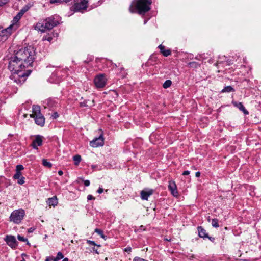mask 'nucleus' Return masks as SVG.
I'll list each match as a JSON object with an SVG mask.
<instances>
[{
  "instance_id": "nucleus-1",
  "label": "nucleus",
  "mask_w": 261,
  "mask_h": 261,
  "mask_svg": "<svg viewBox=\"0 0 261 261\" xmlns=\"http://www.w3.org/2000/svg\"><path fill=\"white\" fill-rule=\"evenodd\" d=\"M25 67L27 66L16 59V57H12L9 63L8 69L13 72V74L10 78L17 84L22 85L32 72L30 69L23 71V69Z\"/></svg>"
},
{
  "instance_id": "nucleus-2",
  "label": "nucleus",
  "mask_w": 261,
  "mask_h": 261,
  "mask_svg": "<svg viewBox=\"0 0 261 261\" xmlns=\"http://www.w3.org/2000/svg\"><path fill=\"white\" fill-rule=\"evenodd\" d=\"M35 55L34 48L32 46H27L15 51L14 56L28 67L32 66L35 59Z\"/></svg>"
},
{
  "instance_id": "nucleus-3",
  "label": "nucleus",
  "mask_w": 261,
  "mask_h": 261,
  "mask_svg": "<svg viewBox=\"0 0 261 261\" xmlns=\"http://www.w3.org/2000/svg\"><path fill=\"white\" fill-rule=\"evenodd\" d=\"M60 19L57 15H52L45 19L40 20L35 27V29L41 32L52 29L60 24Z\"/></svg>"
},
{
  "instance_id": "nucleus-4",
  "label": "nucleus",
  "mask_w": 261,
  "mask_h": 261,
  "mask_svg": "<svg viewBox=\"0 0 261 261\" xmlns=\"http://www.w3.org/2000/svg\"><path fill=\"white\" fill-rule=\"evenodd\" d=\"M151 0H136L134 6H131L129 10L131 12H137L140 15H144L150 9Z\"/></svg>"
},
{
  "instance_id": "nucleus-5",
  "label": "nucleus",
  "mask_w": 261,
  "mask_h": 261,
  "mask_svg": "<svg viewBox=\"0 0 261 261\" xmlns=\"http://www.w3.org/2000/svg\"><path fill=\"white\" fill-rule=\"evenodd\" d=\"M32 112L30 117L34 118L35 123L40 126H43L45 124V118L41 113L40 107L38 105H33Z\"/></svg>"
},
{
  "instance_id": "nucleus-6",
  "label": "nucleus",
  "mask_w": 261,
  "mask_h": 261,
  "mask_svg": "<svg viewBox=\"0 0 261 261\" xmlns=\"http://www.w3.org/2000/svg\"><path fill=\"white\" fill-rule=\"evenodd\" d=\"M25 216L24 210L22 209L16 210L13 211L9 217L10 221L18 224L21 222Z\"/></svg>"
},
{
  "instance_id": "nucleus-7",
  "label": "nucleus",
  "mask_w": 261,
  "mask_h": 261,
  "mask_svg": "<svg viewBox=\"0 0 261 261\" xmlns=\"http://www.w3.org/2000/svg\"><path fill=\"white\" fill-rule=\"evenodd\" d=\"M88 4L86 0H80L72 6L70 9L74 12H80L85 10Z\"/></svg>"
},
{
  "instance_id": "nucleus-8",
  "label": "nucleus",
  "mask_w": 261,
  "mask_h": 261,
  "mask_svg": "<svg viewBox=\"0 0 261 261\" xmlns=\"http://www.w3.org/2000/svg\"><path fill=\"white\" fill-rule=\"evenodd\" d=\"M13 24H11L8 28L2 29L0 32V41L4 42L6 41L12 33V28Z\"/></svg>"
},
{
  "instance_id": "nucleus-9",
  "label": "nucleus",
  "mask_w": 261,
  "mask_h": 261,
  "mask_svg": "<svg viewBox=\"0 0 261 261\" xmlns=\"http://www.w3.org/2000/svg\"><path fill=\"white\" fill-rule=\"evenodd\" d=\"M106 82L107 80L104 74L97 75L94 80V84L97 88H103L106 85Z\"/></svg>"
},
{
  "instance_id": "nucleus-10",
  "label": "nucleus",
  "mask_w": 261,
  "mask_h": 261,
  "mask_svg": "<svg viewBox=\"0 0 261 261\" xmlns=\"http://www.w3.org/2000/svg\"><path fill=\"white\" fill-rule=\"evenodd\" d=\"M197 230L199 237L203 238V239L207 238L212 242L214 243L215 242V238L209 236L208 233L206 232V230L201 226H198L197 227Z\"/></svg>"
},
{
  "instance_id": "nucleus-11",
  "label": "nucleus",
  "mask_w": 261,
  "mask_h": 261,
  "mask_svg": "<svg viewBox=\"0 0 261 261\" xmlns=\"http://www.w3.org/2000/svg\"><path fill=\"white\" fill-rule=\"evenodd\" d=\"M104 144V139L102 134H101L98 137H96L90 142V145L93 147L102 146Z\"/></svg>"
},
{
  "instance_id": "nucleus-12",
  "label": "nucleus",
  "mask_w": 261,
  "mask_h": 261,
  "mask_svg": "<svg viewBox=\"0 0 261 261\" xmlns=\"http://www.w3.org/2000/svg\"><path fill=\"white\" fill-rule=\"evenodd\" d=\"M7 244L12 248H15L18 245V243L14 236L11 235H7L5 239Z\"/></svg>"
},
{
  "instance_id": "nucleus-13",
  "label": "nucleus",
  "mask_w": 261,
  "mask_h": 261,
  "mask_svg": "<svg viewBox=\"0 0 261 261\" xmlns=\"http://www.w3.org/2000/svg\"><path fill=\"white\" fill-rule=\"evenodd\" d=\"M43 136L37 135L35 136V139L32 141L31 146L34 149H38V146H40L42 144Z\"/></svg>"
},
{
  "instance_id": "nucleus-14",
  "label": "nucleus",
  "mask_w": 261,
  "mask_h": 261,
  "mask_svg": "<svg viewBox=\"0 0 261 261\" xmlns=\"http://www.w3.org/2000/svg\"><path fill=\"white\" fill-rule=\"evenodd\" d=\"M168 189L173 196L177 197L178 196V192L175 181H170L169 182Z\"/></svg>"
},
{
  "instance_id": "nucleus-15",
  "label": "nucleus",
  "mask_w": 261,
  "mask_h": 261,
  "mask_svg": "<svg viewBox=\"0 0 261 261\" xmlns=\"http://www.w3.org/2000/svg\"><path fill=\"white\" fill-rule=\"evenodd\" d=\"M153 193L152 189H149L148 191L142 190L140 192V196L142 200H147L148 197Z\"/></svg>"
},
{
  "instance_id": "nucleus-16",
  "label": "nucleus",
  "mask_w": 261,
  "mask_h": 261,
  "mask_svg": "<svg viewBox=\"0 0 261 261\" xmlns=\"http://www.w3.org/2000/svg\"><path fill=\"white\" fill-rule=\"evenodd\" d=\"M158 48L160 49V53L164 57H168L171 54V50L170 49H166L165 46L162 44H160Z\"/></svg>"
},
{
  "instance_id": "nucleus-17",
  "label": "nucleus",
  "mask_w": 261,
  "mask_h": 261,
  "mask_svg": "<svg viewBox=\"0 0 261 261\" xmlns=\"http://www.w3.org/2000/svg\"><path fill=\"white\" fill-rule=\"evenodd\" d=\"M232 103L234 107L238 108L240 111H242L244 114L246 115L248 114L249 113L248 111L245 108L242 102L232 101Z\"/></svg>"
},
{
  "instance_id": "nucleus-18",
  "label": "nucleus",
  "mask_w": 261,
  "mask_h": 261,
  "mask_svg": "<svg viewBox=\"0 0 261 261\" xmlns=\"http://www.w3.org/2000/svg\"><path fill=\"white\" fill-rule=\"evenodd\" d=\"M46 202L49 206H53L55 207L58 204V200L56 196H53L51 198L47 199Z\"/></svg>"
},
{
  "instance_id": "nucleus-19",
  "label": "nucleus",
  "mask_w": 261,
  "mask_h": 261,
  "mask_svg": "<svg viewBox=\"0 0 261 261\" xmlns=\"http://www.w3.org/2000/svg\"><path fill=\"white\" fill-rule=\"evenodd\" d=\"M88 5L92 7H96L102 3V0H86Z\"/></svg>"
},
{
  "instance_id": "nucleus-20",
  "label": "nucleus",
  "mask_w": 261,
  "mask_h": 261,
  "mask_svg": "<svg viewBox=\"0 0 261 261\" xmlns=\"http://www.w3.org/2000/svg\"><path fill=\"white\" fill-rule=\"evenodd\" d=\"M234 91V88L231 86H227L225 87L222 90L221 93H229L230 92Z\"/></svg>"
},
{
  "instance_id": "nucleus-21",
  "label": "nucleus",
  "mask_w": 261,
  "mask_h": 261,
  "mask_svg": "<svg viewBox=\"0 0 261 261\" xmlns=\"http://www.w3.org/2000/svg\"><path fill=\"white\" fill-rule=\"evenodd\" d=\"M23 16V13L20 12V11L18 13V14L14 17L13 21L14 23L17 22L20 18Z\"/></svg>"
},
{
  "instance_id": "nucleus-22",
  "label": "nucleus",
  "mask_w": 261,
  "mask_h": 261,
  "mask_svg": "<svg viewBox=\"0 0 261 261\" xmlns=\"http://www.w3.org/2000/svg\"><path fill=\"white\" fill-rule=\"evenodd\" d=\"M73 160L75 165H78L81 161V156L80 155H76L73 156Z\"/></svg>"
},
{
  "instance_id": "nucleus-23",
  "label": "nucleus",
  "mask_w": 261,
  "mask_h": 261,
  "mask_svg": "<svg viewBox=\"0 0 261 261\" xmlns=\"http://www.w3.org/2000/svg\"><path fill=\"white\" fill-rule=\"evenodd\" d=\"M212 225L215 228H218L219 227V220L216 218L213 219L212 220Z\"/></svg>"
},
{
  "instance_id": "nucleus-24",
  "label": "nucleus",
  "mask_w": 261,
  "mask_h": 261,
  "mask_svg": "<svg viewBox=\"0 0 261 261\" xmlns=\"http://www.w3.org/2000/svg\"><path fill=\"white\" fill-rule=\"evenodd\" d=\"M42 165L47 168H50L52 167V164L47 161L46 159L42 160Z\"/></svg>"
},
{
  "instance_id": "nucleus-25",
  "label": "nucleus",
  "mask_w": 261,
  "mask_h": 261,
  "mask_svg": "<svg viewBox=\"0 0 261 261\" xmlns=\"http://www.w3.org/2000/svg\"><path fill=\"white\" fill-rule=\"evenodd\" d=\"M172 82L170 80H166L163 84V87L165 89H167L171 86Z\"/></svg>"
},
{
  "instance_id": "nucleus-26",
  "label": "nucleus",
  "mask_w": 261,
  "mask_h": 261,
  "mask_svg": "<svg viewBox=\"0 0 261 261\" xmlns=\"http://www.w3.org/2000/svg\"><path fill=\"white\" fill-rule=\"evenodd\" d=\"M188 64L189 66L191 68H196L200 66V64L198 63L195 61L190 62Z\"/></svg>"
},
{
  "instance_id": "nucleus-27",
  "label": "nucleus",
  "mask_w": 261,
  "mask_h": 261,
  "mask_svg": "<svg viewBox=\"0 0 261 261\" xmlns=\"http://www.w3.org/2000/svg\"><path fill=\"white\" fill-rule=\"evenodd\" d=\"M119 74L120 76L122 77V78H125L127 75V73L126 72V71L124 70V68L123 67H121L120 68V71Z\"/></svg>"
},
{
  "instance_id": "nucleus-28",
  "label": "nucleus",
  "mask_w": 261,
  "mask_h": 261,
  "mask_svg": "<svg viewBox=\"0 0 261 261\" xmlns=\"http://www.w3.org/2000/svg\"><path fill=\"white\" fill-rule=\"evenodd\" d=\"M17 239L20 241L24 242H27V244H29V242L28 239L27 238H24V237L21 236V235L18 234L17 236Z\"/></svg>"
},
{
  "instance_id": "nucleus-29",
  "label": "nucleus",
  "mask_w": 261,
  "mask_h": 261,
  "mask_svg": "<svg viewBox=\"0 0 261 261\" xmlns=\"http://www.w3.org/2000/svg\"><path fill=\"white\" fill-rule=\"evenodd\" d=\"M87 243L90 246H96V247L98 248L100 247V245L96 244L94 241L91 240H87Z\"/></svg>"
},
{
  "instance_id": "nucleus-30",
  "label": "nucleus",
  "mask_w": 261,
  "mask_h": 261,
  "mask_svg": "<svg viewBox=\"0 0 261 261\" xmlns=\"http://www.w3.org/2000/svg\"><path fill=\"white\" fill-rule=\"evenodd\" d=\"M71 0H49L50 3L54 4L56 3H67L68 2L70 1Z\"/></svg>"
},
{
  "instance_id": "nucleus-31",
  "label": "nucleus",
  "mask_w": 261,
  "mask_h": 261,
  "mask_svg": "<svg viewBox=\"0 0 261 261\" xmlns=\"http://www.w3.org/2000/svg\"><path fill=\"white\" fill-rule=\"evenodd\" d=\"M21 176H22V173L21 172L16 171V173L13 176V178L15 179H19Z\"/></svg>"
},
{
  "instance_id": "nucleus-32",
  "label": "nucleus",
  "mask_w": 261,
  "mask_h": 261,
  "mask_svg": "<svg viewBox=\"0 0 261 261\" xmlns=\"http://www.w3.org/2000/svg\"><path fill=\"white\" fill-rule=\"evenodd\" d=\"M17 179V183L19 185H22L25 182V178L23 176H21V177Z\"/></svg>"
},
{
  "instance_id": "nucleus-33",
  "label": "nucleus",
  "mask_w": 261,
  "mask_h": 261,
  "mask_svg": "<svg viewBox=\"0 0 261 261\" xmlns=\"http://www.w3.org/2000/svg\"><path fill=\"white\" fill-rule=\"evenodd\" d=\"M24 169V167L22 165H18L16 166V171L21 172V171Z\"/></svg>"
},
{
  "instance_id": "nucleus-34",
  "label": "nucleus",
  "mask_w": 261,
  "mask_h": 261,
  "mask_svg": "<svg viewBox=\"0 0 261 261\" xmlns=\"http://www.w3.org/2000/svg\"><path fill=\"white\" fill-rule=\"evenodd\" d=\"M79 105L81 107H87L88 106L87 104V100H84L83 102H80Z\"/></svg>"
},
{
  "instance_id": "nucleus-35",
  "label": "nucleus",
  "mask_w": 261,
  "mask_h": 261,
  "mask_svg": "<svg viewBox=\"0 0 261 261\" xmlns=\"http://www.w3.org/2000/svg\"><path fill=\"white\" fill-rule=\"evenodd\" d=\"M56 257L57 259L60 260L64 258V255L62 252H59L57 253Z\"/></svg>"
},
{
  "instance_id": "nucleus-36",
  "label": "nucleus",
  "mask_w": 261,
  "mask_h": 261,
  "mask_svg": "<svg viewBox=\"0 0 261 261\" xmlns=\"http://www.w3.org/2000/svg\"><path fill=\"white\" fill-rule=\"evenodd\" d=\"M53 40V38L51 36H45L43 38V40H47L49 42H50Z\"/></svg>"
},
{
  "instance_id": "nucleus-37",
  "label": "nucleus",
  "mask_w": 261,
  "mask_h": 261,
  "mask_svg": "<svg viewBox=\"0 0 261 261\" xmlns=\"http://www.w3.org/2000/svg\"><path fill=\"white\" fill-rule=\"evenodd\" d=\"M9 0H0V7L7 4Z\"/></svg>"
},
{
  "instance_id": "nucleus-38",
  "label": "nucleus",
  "mask_w": 261,
  "mask_h": 261,
  "mask_svg": "<svg viewBox=\"0 0 261 261\" xmlns=\"http://www.w3.org/2000/svg\"><path fill=\"white\" fill-rule=\"evenodd\" d=\"M95 232H96L99 235H100V236H102L103 233V231L102 230L98 229V228H96L95 229Z\"/></svg>"
},
{
  "instance_id": "nucleus-39",
  "label": "nucleus",
  "mask_w": 261,
  "mask_h": 261,
  "mask_svg": "<svg viewBox=\"0 0 261 261\" xmlns=\"http://www.w3.org/2000/svg\"><path fill=\"white\" fill-rule=\"evenodd\" d=\"M133 261H147V260L143 258H140L139 257H135L133 259Z\"/></svg>"
},
{
  "instance_id": "nucleus-40",
  "label": "nucleus",
  "mask_w": 261,
  "mask_h": 261,
  "mask_svg": "<svg viewBox=\"0 0 261 261\" xmlns=\"http://www.w3.org/2000/svg\"><path fill=\"white\" fill-rule=\"evenodd\" d=\"M96 246H93V247H92V250L91 251V252H95V253L96 254H99V252H98L97 251V247L96 248Z\"/></svg>"
},
{
  "instance_id": "nucleus-41",
  "label": "nucleus",
  "mask_w": 261,
  "mask_h": 261,
  "mask_svg": "<svg viewBox=\"0 0 261 261\" xmlns=\"http://www.w3.org/2000/svg\"><path fill=\"white\" fill-rule=\"evenodd\" d=\"M84 184L85 186L88 187L90 185V181L89 180H83Z\"/></svg>"
},
{
  "instance_id": "nucleus-42",
  "label": "nucleus",
  "mask_w": 261,
  "mask_h": 261,
  "mask_svg": "<svg viewBox=\"0 0 261 261\" xmlns=\"http://www.w3.org/2000/svg\"><path fill=\"white\" fill-rule=\"evenodd\" d=\"M52 117H53V118L56 119V118H57L59 117V114H58V113L57 112H54L53 113V114L52 115Z\"/></svg>"
},
{
  "instance_id": "nucleus-43",
  "label": "nucleus",
  "mask_w": 261,
  "mask_h": 261,
  "mask_svg": "<svg viewBox=\"0 0 261 261\" xmlns=\"http://www.w3.org/2000/svg\"><path fill=\"white\" fill-rule=\"evenodd\" d=\"M95 198L92 195H88L87 196L88 200H94Z\"/></svg>"
},
{
  "instance_id": "nucleus-44",
  "label": "nucleus",
  "mask_w": 261,
  "mask_h": 261,
  "mask_svg": "<svg viewBox=\"0 0 261 261\" xmlns=\"http://www.w3.org/2000/svg\"><path fill=\"white\" fill-rule=\"evenodd\" d=\"M28 10V8H25V7H24L23 8H22L20 11V12H22L23 13V15L24 14V13L27 11Z\"/></svg>"
},
{
  "instance_id": "nucleus-45",
  "label": "nucleus",
  "mask_w": 261,
  "mask_h": 261,
  "mask_svg": "<svg viewBox=\"0 0 261 261\" xmlns=\"http://www.w3.org/2000/svg\"><path fill=\"white\" fill-rule=\"evenodd\" d=\"M103 192V188H102L101 187H99L98 189L97 190V192L98 194H101Z\"/></svg>"
},
{
  "instance_id": "nucleus-46",
  "label": "nucleus",
  "mask_w": 261,
  "mask_h": 261,
  "mask_svg": "<svg viewBox=\"0 0 261 261\" xmlns=\"http://www.w3.org/2000/svg\"><path fill=\"white\" fill-rule=\"evenodd\" d=\"M125 251L127 252H130L132 251V248L130 247H127L125 249Z\"/></svg>"
},
{
  "instance_id": "nucleus-47",
  "label": "nucleus",
  "mask_w": 261,
  "mask_h": 261,
  "mask_svg": "<svg viewBox=\"0 0 261 261\" xmlns=\"http://www.w3.org/2000/svg\"><path fill=\"white\" fill-rule=\"evenodd\" d=\"M190 174V171H188V170H186V171H184L182 173V175H188Z\"/></svg>"
},
{
  "instance_id": "nucleus-48",
  "label": "nucleus",
  "mask_w": 261,
  "mask_h": 261,
  "mask_svg": "<svg viewBox=\"0 0 261 261\" xmlns=\"http://www.w3.org/2000/svg\"><path fill=\"white\" fill-rule=\"evenodd\" d=\"M200 172H196V173H195L196 177H199L200 176Z\"/></svg>"
},
{
  "instance_id": "nucleus-49",
  "label": "nucleus",
  "mask_w": 261,
  "mask_h": 261,
  "mask_svg": "<svg viewBox=\"0 0 261 261\" xmlns=\"http://www.w3.org/2000/svg\"><path fill=\"white\" fill-rule=\"evenodd\" d=\"M34 228H30V229H28V232H29V233L32 232L34 231Z\"/></svg>"
},
{
  "instance_id": "nucleus-50",
  "label": "nucleus",
  "mask_w": 261,
  "mask_h": 261,
  "mask_svg": "<svg viewBox=\"0 0 261 261\" xmlns=\"http://www.w3.org/2000/svg\"><path fill=\"white\" fill-rule=\"evenodd\" d=\"M164 240L166 241H171V238H165Z\"/></svg>"
},
{
  "instance_id": "nucleus-51",
  "label": "nucleus",
  "mask_w": 261,
  "mask_h": 261,
  "mask_svg": "<svg viewBox=\"0 0 261 261\" xmlns=\"http://www.w3.org/2000/svg\"><path fill=\"white\" fill-rule=\"evenodd\" d=\"M58 174L60 176L62 175L63 174V172L62 170H59L58 171Z\"/></svg>"
},
{
  "instance_id": "nucleus-52",
  "label": "nucleus",
  "mask_w": 261,
  "mask_h": 261,
  "mask_svg": "<svg viewBox=\"0 0 261 261\" xmlns=\"http://www.w3.org/2000/svg\"><path fill=\"white\" fill-rule=\"evenodd\" d=\"M52 259L50 258L49 257H46L45 259V261H50Z\"/></svg>"
},
{
  "instance_id": "nucleus-53",
  "label": "nucleus",
  "mask_w": 261,
  "mask_h": 261,
  "mask_svg": "<svg viewBox=\"0 0 261 261\" xmlns=\"http://www.w3.org/2000/svg\"><path fill=\"white\" fill-rule=\"evenodd\" d=\"M102 238L104 239H106V238L107 237L105 235H104L103 234L100 236Z\"/></svg>"
},
{
  "instance_id": "nucleus-54",
  "label": "nucleus",
  "mask_w": 261,
  "mask_h": 261,
  "mask_svg": "<svg viewBox=\"0 0 261 261\" xmlns=\"http://www.w3.org/2000/svg\"><path fill=\"white\" fill-rule=\"evenodd\" d=\"M62 261H69V259L68 258H64Z\"/></svg>"
},
{
  "instance_id": "nucleus-55",
  "label": "nucleus",
  "mask_w": 261,
  "mask_h": 261,
  "mask_svg": "<svg viewBox=\"0 0 261 261\" xmlns=\"http://www.w3.org/2000/svg\"><path fill=\"white\" fill-rule=\"evenodd\" d=\"M59 259H57V257H56L54 259V261H59Z\"/></svg>"
},
{
  "instance_id": "nucleus-56",
  "label": "nucleus",
  "mask_w": 261,
  "mask_h": 261,
  "mask_svg": "<svg viewBox=\"0 0 261 261\" xmlns=\"http://www.w3.org/2000/svg\"><path fill=\"white\" fill-rule=\"evenodd\" d=\"M95 166H94V165H92V168H95Z\"/></svg>"
},
{
  "instance_id": "nucleus-57",
  "label": "nucleus",
  "mask_w": 261,
  "mask_h": 261,
  "mask_svg": "<svg viewBox=\"0 0 261 261\" xmlns=\"http://www.w3.org/2000/svg\"><path fill=\"white\" fill-rule=\"evenodd\" d=\"M44 238H47V235H46H46H45V237H44Z\"/></svg>"
},
{
  "instance_id": "nucleus-58",
  "label": "nucleus",
  "mask_w": 261,
  "mask_h": 261,
  "mask_svg": "<svg viewBox=\"0 0 261 261\" xmlns=\"http://www.w3.org/2000/svg\"><path fill=\"white\" fill-rule=\"evenodd\" d=\"M108 189H107V190H105V192H108Z\"/></svg>"
},
{
  "instance_id": "nucleus-59",
  "label": "nucleus",
  "mask_w": 261,
  "mask_h": 261,
  "mask_svg": "<svg viewBox=\"0 0 261 261\" xmlns=\"http://www.w3.org/2000/svg\"><path fill=\"white\" fill-rule=\"evenodd\" d=\"M140 227L141 228V229H143V226H141Z\"/></svg>"
},
{
  "instance_id": "nucleus-60",
  "label": "nucleus",
  "mask_w": 261,
  "mask_h": 261,
  "mask_svg": "<svg viewBox=\"0 0 261 261\" xmlns=\"http://www.w3.org/2000/svg\"><path fill=\"white\" fill-rule=\"evenodd\" d=\"M140 227L141 228V229H143V226H141Z\"/></svg>"
}]
</instances>
